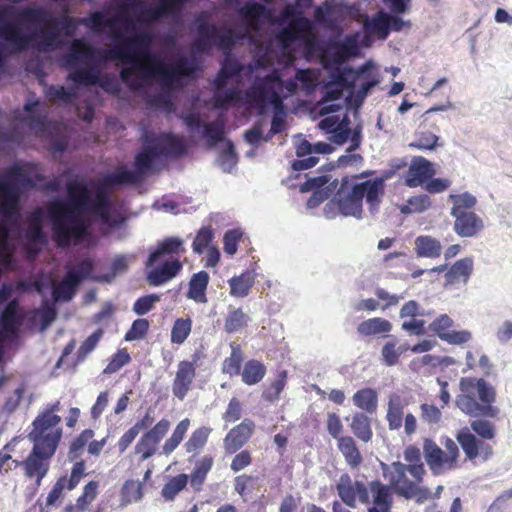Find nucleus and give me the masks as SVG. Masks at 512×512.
Instances as JSON below:
<instances>
[{
  "label": "nucleus",
  "instance_id": "obj_3",
  "mask_svg": "<svg viewBox=\"0 0 512 512\" xmlns=\"http://www.w3.org/2000/svg\"><path fill=\"white\" fill-rule=\"evenodd\" d=\"M66 191L65 200H55L47 205L52 239L59 248L80 244L91 237L89 223L83 218L91 203L88 186L75 179L66 184Z\"/></svg>",
  "mask_w": 512,
  "mask_h": 512
},
{
  "label": "nucleus",
  "instance_id": "obj_32",
  "mask_svg": "<svg viewBox=\"0 0 512 512\" xmlns=\"http://www.w3.org/2000/svg\"><path fill=\"white\" fill-rule=\"evenodd\" d=\"M337 447L351 469H357L361 466L363 457L353 437L342 436L338 438Z\"/></svg>",
  "mask_w": 512,
  "mask_h": 512
},
{
  "label": "nucleus",
  "instance_id": "obj_47",
  "mask_svg": "<svg viewBox=\"0 0 512 512\" xmlns=\"http://www.w3.org/2000/svg\"><path fill=\"white\" fill-rule=\"evenodd\" d=\"M392 329L391 323L381 317H374L362 321L358 327L357 332L363 336L376 335L381 333H388Z\"/></svg>",
  "mask_w": 512,
  "mask_h": 512
},
{
  "label": "nucleus",
  "instance_id": "obj_1",
  "mask_svg": "<svg viewBox=\"0 0 512 512\" xmlns=\"http://www.w3.org/2000/svg\"><path fill=\"white\" fill-rule=\"evenodd\" d=\"M80 22L94 33H101L105 28L110 29L109 36L118 43L111 49L104 50L105 60L134 64L133 67H125L120 71L121 80L131 91H140L144 82L151 77H157L164 87L171 88L177 79L195 72V67L185 57H180L173 65H168L152 53L153 36L149 32L124 37L118 24L122 22L127 26L130 23L128 17H106L104 12L94 11L87 17L80 18Z\"/></svg>",
  "mask_w": 512,
  "mask_h": 512
},
{
  "label": "nucleus",
  "instance_id": "obj_57",
  "mask_svg": "<svg viewBox=\"0 0 512 512\" xmlns=\"http://www.w3.org/2000/svg\"><path fill=\"white\" fill-rule=\"evenodd\" d=\"M449 199L453 203L451 215L471 212L470 209L477 203L476 197L467 192L462 194H451Z\"/></svg>",
  "mask_w": 512,
  "mask_h": 512
},
{
  "label": "nucleus",
  "instance_id": "obj_5",
  "mask_svg": "<svg viewBox=\"0 0 512 512\" xmlns=\"http://www.w3.org/2000/svg\"><path fill=\"white\" fill-rule=\"evenodd\" d=\"M186 252L179 237H166L150 252L146 262V280L151 286H161L175 278L182 270L181 256Z\"/></svg>",
  "mask_w": 512,
  "mask_h": 512
},
{
  "label": "nucleus",
  "instance_id": "obj_18",
  "mask_svg": "<svg viewBox=\"0 0 512 512\" xmlns=\"http://www.w3.org/2000/svg\"><path fill=\"white\" fill-rule=\"evenodd\" d=\"M54 452H47V450L32 448L28 457L21 462V466L25 471L28 478H35L37 487L41 485L43 478L47 475L50 468V459L53 457Z\"/></svg>",
  "mask_w": 512,
  "mask_h": 512
},
{
  "label": "nucleus",
  "instance_id": "obj_8",
  "mask_svg": "<svg viewBox=\"0 0 512 512\" xmlns=\"http://www.w3.org/2000/svg\"><path fill=\"white\" fill-rule=\"evenodd\" d=\"M45 176L41 172L34 174V178L28 176L23 168L14 164L7 169L0 179V214L4 217H12L19 212L20 189L16 182L23 187L34 188L36 182H43Z\"/></svg>",
  "mask_w": 512,
  "mask_h": 512
},
{
  "label": "nucleus",
  "instance_id": "obj_50",
  "mask_svg": "<svg viewBox=\"0 0 512 512\" xmlns=\"http://www.w3.org/2000/svg\"><path fill=\"white\" fill-rule=\"evenodd\" d=\"M230 287V295L236 298L246 297L253 284L254 279L249 273H242L240 276H234L228 281Z\"/></svg>",
  "mask_w": 512,
  "mask_h": 512
},
{
  "label": "nucleus",
  "instance_id": "obj_11",
  "mask_svg": "<svg viewBox=\"0 0 512 512\" xmlns=\"http://www.w3.org/2000/svg\"><path fill=\"white\" fill-rule=\"evenodd\" d=\"M442 449L434 440H423L424 459L433 475H441L459 467L460 451L457 443L449 437L442 440Z\"/></svg>",
  "mask_w": 512,
  "mask_h": 512
},
{
  "label": "nucleus",
  "instance_id": "obj_33",
  "mask_svg": "<svg viewBox=\"0 0 512 512\" xmlns=\"http://www.w3.org/2000/svg\"><path fill=\"white\" fill-rule=\"evenodd\" d=\"M209 279V274L206 271H199L193 274L189 281L187 297L197 303H206V290Z\"/></svg>",
  "mask_w": 512,
  "mask_h": 512
},
{
  "label": "nucleus",
  "instance_id": "obj_24",
  "mask_svg": "<svg viewBox=\"0 0 512 512\" xmlns=\"http://www.w3.org/2000/svg\"><path fill=\"white\" fill-rule=\"evenodd\" d=\"M357 53V39L353 36H347L343 42H333L330 44L329 51L323 56V61L342 64L348 58L357 55Z\"/></svg>",
  "mask_w": 512,
  "mask_h": 512
},
{
  "label": "nucleus",
  "instance_id": "obj_45",
  "mask_svg": "<svg viewBox=\"0 0 512 512\" xmlns=\"http://www.w3.org/2000/svg\"><path fill=\"white\" fill-rule=\"evenodd\" d=\"M367 65H363L357 70H354L351 67H345L343 70H337L332 73L333 81L345 88H354L355 82L360 80V78L366 73Z\"/></svg>",
  "mask_w": 512,
  "mask_h": 512
},
{
  "label": "nucleus",
  "instance_id": "obj_20",
  "mask_svg": "<svg viewBox=\"0 0 512 512\" xmlns=\"http://www.w3.org/2000/svg\"><path fill=\"white\" fill-rule=\"evenodd\" d=\"M456 440L463 449L465 456L469 460H475L478 456L488 459L493 454L492 447L478 440L467 428L460 430L456 435Z\"/></svg>",
  "mask_w": 512,
  "mask_h": 512
},
{
  "label": "nucleus",
  "instance_id": "obj_56",
  "mask_svg": "<svg viewBox=\"0 0 512 512\" xmlns=\"http://www.w3.org/2000/svg\"><path fill=\"white\" fill-rule=\"evenodd\" d=\"M288 373L286 370H282L277 374L276 379L263 390L262 398L270 403L277 401L280 398V394L284 390L287 383Z\"/></svg>",
  "mask_w": 512,
  "mask_h": 512
},
{
  "label": "nucleus",
  "instance_id": "obj_38",
  "mask_svg": "<svg viewBox=\"0 0 512 512\" xmlns=\"http://www.w3.org/2000/svg\"><path fill=\"white\" fill-rule=\"evenodd\" d=\"M239 15L253 29H258V21L268 16L266 7L258 2L250 1L239 9Z\"/></svg>",
  "mask_w": 512,
  "mask_h": 512
},
{
  "label": "nucleus",
  "instance_id": "obj_42",
  "mask_svg": "<svg viewBox=\"0 0 512 512\" xmlns=\"http://www.w3.org/2000/svg\"><path fill=\"white\" fill-rule=\"evenodd\" d=\"M403 456L407 462L406 466L410 468V476L424 479L426 470L422 462L420 449L415 445H409L404 449Z\"/></svg>",
  "mask_w": 512,
  "mask_h": 512
},
{
  "label": "nucleus",
  "instance_id": "obj_49",
  "mask_svg": "<svg viewBox=\"0 0 512 512\" xmlns=\"http://www.w3.org/2000/svg\"><path fill=\"white\" fill-rule=\"evenodd\" d=\"M143 497V484L139 481L126 480L120 491V505L125 507Z\"/></svg>",
  "mask_w": 512,
  "mask_h": 512
},
{
  "label": "nucleus",
  "instance_id": "obj_62",
  "mask_svg": "<svg viewBox=\"0 0 512 512\" xmlns=\"http://www.w3.org/2000/svg\"><path fill=\"white\" fill-rule=\"evenodd\" d=\"M99 483L97 481H89L83 488L82 494L76 501V508L80 512H85L89 505L96 499L98 495Z\"/></svg>",
  "mask_w": 512,
  "mask_h": 512
},
{
  "label": "nucleus",
  "instance_id": "obj_9",
  "mask_svg": "<svg viewBox=\"0 0 512 512\" xmlns=\"http://www.w3.org/2000/svg\"><path fill=\"white\" fill-rule=\"evenodd\" d=\"M382 475L392 488L393 492L407 500L413 499L417 503H424L432 497L431 491L421 486L423 479L408 477L410 468L406 464L395 461L390 464L381 462Z\"/></svg>",
  "mask_w": 512,
  "mask_h": 512
},
{
  "label": "nucleus",
  "instance_id": "obj_17",
  "mask_svg": "<svg viewBox=\"0 0 512 512\" xmlns=\"http://www.w3.org/2000/svg\"><path fill=\"white\" fill-rule=\"evenodd\" d=\"M453 326V319L447 314H441L429 324L428 330L442 341L452 345H461L471 340L472 335L469 331H456L452 329Z\"/></svg>",
  "mask_w": 512,
  "mask_h": 512
},
{
  "label": "nucleus",
  "instance_id": "obj_27",
  "mask_svg": "<svg viewBox=\"0 0 512 512\" xmlns=\"http://www.w3.org/2000/svg\"><path fill=\"white\" fill-rule=\"evenodd\" d=\"M452 216L455 218L453 229L460 237H473L484 227L482 219L474 212Z\"/></svg>",
  "mask_w": 512,
  "mask_h": 512
},
{
  "label": "nucleus",
  "instance_id": "obj_53",
  "mask_svg": "<svg viewBox=\"0 0 512 512\" xmlns=\"http://www.w3.org/2000/svg\"><path fill=\"white\" fill-rule=\"evenodd\" d=\"M203 136L209 145H216L224 140L225 137V120L217 118L214 121L203 125Z\"/></svg>",
  "mask_w": 512,
  "mask_h": 512
},
{
  "label": "nucleus",
  "instance_id": "obj_41",
  "mask_svg": "<svg viewBox=\"0 0 512 512\" xmlns=\"http://www.w3.org/2000/svg\"><path fill=\"white\" fill-rule=\"evenodd\" d=\"M404 416V404L398 394L389 397L386 420L390 430H399L402 427Z\"/></svg>",
  "mask_w": 512,
  "mask_h": 512
},
{
  "label": "nucleus",
  "instance_id": "obj_52",
  "mask_svg": "<svg viewBox=\"0 0 512 512\" xmlns=\"http://www.w3.org/2000/svg\"><path fill=\"white\" fill-rule=\"evenodd\" d=\"M38 106V100L26 102L24 105V111L27 115L24 117L23 121L31 128L42 130L45 126L47 116L45 113L37 110Z\"/></svg>",
  "mask_w": 512,
  "mask_h": 512
},
{
  "label": "nucleus",
  "instance_id": "obj_46",
  "mask_svg": "<svg viewBox=\"0 0 512 512\" xmlns=\"http://www.w3.org/2000/svg\"><path fill=\"white\" fill-rule=\"evenodd\" d=\"M366 33L376 35L379 39H386L389 35L387 13L379 11L372 19L366 18L363 23Z\"/></svg>",
  "mask_w": 512,
  "mask_h": 512
},
{
  "label": "nucleus",
  "instance_id": "obj_31",
  "mask_svg": "<svg viewBox=\"0 0 512 512\" xmlns=\"http://www.w3.org/2000/svg\"><path fill=\"white\" fill-rule=\"evenodd\" d=\"M474 270L472 257L457 260L445 273V280L449 284H467Z\"/></svg>",
  "mask_w": 512,
  "mask_h": 512
},
{
  "label": "nucleus",
  "instance_id": "obj_22",
  "mask_svg": "<svg viewBox=\"0 0 512 512\" xmlns=\"http://www.w3.org/2000/svg\"><path fill=\"white\" fill-rule=\"evenodd\" d=\"M370 503L369 512H390L392 507V488L389 484H383L379 480L371 481L368 484Z\"/></svg>",
  "mask_w": 512,
  "mask_h": 512
},
{
  "label": "nucleus",
  "instance_id": "obj_12",
  "mask_svg": "<svg viewBox=\"0 0 512 512\" xmlns=\"http://www.w3.org/2000/svg\"><path fill=\"white\" fill-rule=\"evenodd\" d=\"M60 423L59 415L40 413L32 422L33 428L28 435L33 446L55 453L62 437Z\"/></svg>",
  "mask_w": 512,
  "mask_h": 512
},
{
  "label": "nucleus",
  "instance_id": "obj_16",
  "mask_svg": "<svg viewBox=\"0 0 512 512\" xmlns=\"http://www.w3.org/2000/svg\"><path fill=\"white\" fill-rule=\"evenodd\" d=\"M204 357V353L196 350L191 360H182L178 363L175 378L172 383L173 395L179 400H183L191 390L196 378V367L198 362Z\"/></svg>",
  "mask_w": 512,
  "mask_h": 512
},
{
  "label": "nucleus",
  "instance_id": "obj_2",
  "mask_svg": "<svg viewBox=\"0 0 512 512\" xmlns=\"http://www.w3.org/2000/svg\"><path fill=\"white\" fill-rule=\"evenodd\" d=\"M7 16H17L19 20L31 25H44V29L31 34H23L14 23L0 25V38L10 43L17 51L25 50L33 44L39 51L54 50L61 44V33L66 36L75 34L77 27L82 25L80 18H75L67 13L55 17L43 7L26 6L16 9L12 6L0 9V21ZM5 59L4 45L0 43V66Z\"/></svg>",
  "mask_w": 512,
  "mask_h": 512
},
{
  "label": "nucleus",
  "instance_id": "obj_48",
  "mask_svg": "<svg viewBox=\"0 0 512 512\" xmlns=\"http://www.w3.org/2000/svg\"><path fill=\"white\" fill-rule=\"evenodd\" d=\"M350 428L353 434L363 442H369L372 439L373 432L368 416L363 413H356L352 417Z\"/></svg>",
  "mask_w": 512,
  "mask_h": 512
},
{
  "label": "nucleus",
  "instance_id": "obj_43",
  "mask_svg": "<svg viewBox=\"0 0 512 512\" xmlns=\"http://www.w3.org/2000/svg\"><path fill=\"white\" fill-rule=\"evenodd\" d=\"M211 433L212 428L209 426H201L195 429L184 444L186 453L193 455L200 453L206 446Z\"/></svg>",
  "mask_w": 512,
  "mask_h": 512
},
{
  "label": "nucleus",
  "instance_id": "obj_58",
  "mask_svg": "<svg viewBox=\"0 0 512 512\" xmlns=\"http://www.w3.org/2000/svg\"><path fill=\"white\" fill-rule=\"evenodd\" d=\"M191 330L192 320L189 317L176 319L171 329V342L178 345L183 344Z\"/></svg>",
  "mask_w": 512,
  "mask_h": 512
},
{
  "label": "nucleus",
  "instance_id": "obj_4",
  "mask_svg": "<svg viewBox=\"0 0 512 512\" xmlns=\"http://www.w3.org/2000/svg\"><path fill=\"white\" fill-rule=\"evenodd\" d=\"M359 177L358 175L343 177L334 195V200L340 213L344 216H353L358 219L362 217L363 199H366L370 209H377L385 187L382 177L360 183L355 182V179Z\"/></svg>",
  "mask_w": 512,
  "mask_h": 512
},
{
  "label": "nucleus",
  "instance_id": "obj_60",
  "mask_svg": "<svg viewBox=\"0 0 512 512\" xmlns=\"http://www.w3.org/2000/svg\"><path fill=\"white\" fill-rule=\"evenodd\" d=\"M94 431L92 429L83 430L71 443L68 458L75 461L83 454L85 446L93 438Z\"/></svg>",
  "mask_w": 512,
  "mask_h": 512
},
{
  "label": "nucleus",
  "instance_id": "obj_63",
  "mask_svg": "<svg viewBox=\"0 0 512 512\" xmlns=\"http://www.w3.org/2000/svg\"><path fill=\"white\" fill-rule=\"evenodd\" d=\"M214 238V232L211 226H203L197 232L192 243L193 252L202 254L210 245Z\"/></svg>",
  "mask_w": 512,
  "mask_h": 512
},
{
  "label": "nucleus",
  "instance_id": "obj_19",
  "mask_svg": "<svg viewBox=\"0 0 512 512\" xmlns=\"http://www.w3.org/2000/svg\"><path fill=\"white\" fill-rule=\"evenodd\" d=\"M337 492L341 500L349 507L354 508L357 500L363 504H370L367 485L360 481H352L348 474L340 477Z\"/></svg>",
  "mask_w": 512,
  "mask_h": 512
},
{
  "label": "nucleus",
  "instance_id": "obj_23",
  "mask_svg": "<svg viewBox=\"0 0 512 512\" xmlns=\"http://www.w3.org/2000/svg\"><path fill=\"white\" fill-rule=\"evenodd\" d=\"M197 37L217 40V47L221 50L231 49L236 42L234 33L231 29L223 28L219 31L215 24L207 21L198 23Z\"/></svg>",
  "mask_w": 512,
  "mask_h": 512
},
{
  "label": "nucleus",
  "instance_id": "obj_54",
  "mask_svg": "<svg viewBox=\"0 0 512 512\" xmlns=\"http://www.w3.org/2000/svg\"><path fill=\"white\" fill-rule=\"evenodd\" d=\"M248 320V315L241 308L230 309L225 318L224 330L229 334L238 332L247 326Z\"/></svg>",
  "mask_w": 512,
  "mask_h": 512
},
{
  "label": "nucleus",
  "instance_id": "obj_37",
  "mask_svg": "<svg viewBox=\"0 0 512 512\" xmlns=\"http://www.w3.org/2000/svg\"><path fill=\"white\" fill-rule=\"evenodd\" d=\"M415 252L418 257L438 258L442 252V245L430 235H420L415 239Z\"/></svg>",
  "mask_w": 512,
  "mask_h": 512
},
{
  "label": "nucleus",
  "instance_id": "obj_7",
  "mask_svg": "<svg viewBox=\"0 0 512 512\" xmlns=\"http://www.w3.org/2000/svg\"><path fill=\"white\" fill-rule=\"evenodd\" d=\"M297 80L289 79L284 81L278 70L274 69L271 73L261 79H257L245 92L246 102L257 108L259 113H263L268 104L272 105L278 111L283 110V98L280 92L285 88L290 94L297 90Z\"/></svg>",
  "mask_w": 512,
  "mask_h": 512
},
{
  "label": "nucleus",
  "instance_id": "obj_29",
  "mask_svg": "<svg viewBox=\"0 0 512 512\" xmlns=\"http://www.w3.org/2000/svg\"><path fill=\"white\" fill-rule=\"evenodd\" d=\"M311 29V22L304 16L294 18L287 27L283 28L276 36L278 42L284 47H289L302 33Z\"/></svg>",
  "mask_w": 512,
  "mask_h": 512
},
{
  "label": "nucleus",
  "instance_id": "obj_55",
  "mask_svg": "<svg viewBox=\"0 0 512 512\" xmlns=\"http://www.w3.org/2000/svg\"><path fill=\"white\" fill-rule=\"evenodd\" d=\"M188 483V475L181 473L172 477L162 488L161 495L166 501H172L184 490Z\"/></svg>",
  "mask_w": 512,
  "mask_h": 512
},
{
  "label": "nucleus",
  "instance_id": "obj_25",
  "mask_svg": "<svg viewBox=\"0 0 512 512\" xmlns=\"http://www.w3.org/2000/svg\"><path fill=\"white\" fill-rule=\"evenodd\" d=\"M434 175L432 164L422 156L414 157L407 171L405 184L414 188L422 185Z\"/></svg>",
  "mask_w": 512,
  "mask_h": 512
},
{
  "label": "nucleus",
  "instance_id": "obj_51",
  "mask_svg": "<svg viewBox=\"0 0 512 512\" xmlns=\"http://www.w3.org/2000/svg\"><path fill=\"white\" fill-rule=\"evenodd\" d=\"M190 426V420L185 418L181 420L175 427L172 435L165 441L162 446V453L170 455L183 441Z\"/></svg>",
  "mask_w": 512,
  "mask_h": 512
},
{
  "label": "nucleus",
  "instance_id": "obj_64",
  "mask_svg": "<svg viewBox=\"0 0 512 512\" xmlns=\"http://www.w3.org/2000/svg\"><path fill=\"white\" fill-rule=\"evenodd\" d=\"M431 206L430 198L427 195H418L410 197L407 203L402 206L401 212L404 214L421 213Z\"/></svg>",
  "mask_w": 512,
  "mask_h": 512
},
{
  "label": "nucleus",
  "instance_id": "obj_26",
  "mask_svg": "<svg viewBox=\"0 0 512 512\" xmlns=\"http://www.w3.org/2000/svg\"><path fill=\"white\" fill-rule=\"evenodd\" d=\"M95 55H102L105 59L104 51L93 48L83 39H74L70 45L69 53L66 56V67L72 69L78 62L92 61Z\"/></svg>",
  "mask_w": 512,
  "mask_h": 512
},
{
  "label": "nucleus",
  "instance_id": "obj_28",
  "mask_svg": "<svg viewBox=\"0 0 512 512\" xmlns=\"http://www.w3.org/2000/svg\"><path fill=\"white\" fill-rule=\"evenodd\" d=\"M160 156L179 157L187 152L186 144L182 137L168 133L162 134L153 140Z\"/></svg>",
  "mask_w": 512,
  "mask_h": 512
},
{
  "label": "nucleus",
  "instance_id": "obj_10",
  "mask_svg": "<svg viewBox=\"0 0 512 512\" xmlns=\"http://www.w3.org/2000/svg\"><path fill=\"white\" fill-rule=\"evenodd\" d=\"M160 157L157 147L153 141L145 145L135 156V171L126 169L124 166L117 167L112 173L104 176L103 183L107 187H115L126 184H138L143 180L154 161Z\"/></svg>",
  "mask_w": 512,
  "mask_h": 512
},
{
  "label": "nucleus",
  "instance_id": "obj_36",
  "mask_svg": "<svg viewBox=\"0 0 512 512\" xmlns=\"http://www.w3.org/2000/svg\"><path fill=\"white\" fill-rule=\"evenodd\" d=\"M267 373V368L263 362L250 359L245 362L240 373L242 382L248 386L260 383Z\"/></svg>",
  "mask_w": 512,
  "mask_h": 512
},
{
  "label": "nucleus",
  "instance_id": "obj_21",
  "mask_svg": "<svg viewBox=\"0 0 512 512\" xmlns=\"http://www.w3.org/2000/svg\"><path fill=\"white\" fill-rule=\"evenodd\" d=\"M255 423L251 419H244L233 427L225 436L223 444L227 454H234L241 449L251 438Z\"/></svg>",
  "mask_w": 512,
  "mask_h": 512
},
{
  "label": "nucleus",
  "instance_id": "obj_59",
  "mask_svg": "<svg viewBox=\"0 0 512 512\" xmlns=\"http://www.w3.org/2000/svg\"><path fill=\"white\" fill-rule=\"evenodd\" d=\"M439 137L431 131H417L409 147L418 150H434L438 146Z\"/></svg>",
  "mask_w": 512,
  "mask_h": 512
},
{
  "label": "nucleus",
  "instance_id": "obj_39",
  "mask_svg": "<svg viewBox=\"0 0 512 512\" xmlns=\"http://www.w3.org/2000/svg\"><path fill=\"white\" fill-rule=\"evenodd\" d=\"M213 463L214 459L211 455H204L196 462L190 477L188 476L190 484L195 491H200L202 489L207 474L213 467Z\"/></svg>",
  "mask_w": 512,
  "mask_h": 512
},
{
  "label": "nucleus",
  "instance_id": "obj_15",
  "mask_svg": "<svg viewBox=\"0 0 512 512\" xmlns=\"http://www.w3.org/2000/svg\"><path fill=\"white\" fill-rule=\"evenodd\" d=\"M126 6L139 10L137 19L139 21H156L164 16L179 15L185 3L190 0H158L155 6H146L141 0H125Z\"/></svg>",
  "mask_w": 512,
  "mask_h": 512
},
{
  "label": "nucleus",
  "instance_id": "obj_30",
  "mask_svg": "<svg viewBox=\"0 0 512 512\" xmlns=\"http://www.w3.org/2000/svg\"><path fill=\"white\" fill-rule=\"evenodd\" d=\"M22 320L18 301L11 300L0 315V335L14 334Z\"/></svg>",
  "mask_w": 512,
  "mask_h": 512
},
{
  "label": "nucleus",
  "instance_id": "obj_34",
  "mask_svg": "<svg viewBox=\"0 0 512 512\" xmlns=\"http://www.w3.org/2000/svg\"><path fill=\"white\" fill-rule=\"evenodd\" d=\"M26 237L29 241L39 244L47 243V236L43 231V210L36 208L28 218Z\"/></svg>",
  "mask_w": 512,
  "mask_h": 512
},
{
  "label": "nucleus",
  "instance_id": "obj_6",
  "mask_svg": "<svg viewBox=\"0 0 512 512\" xmlns=\"http://www.w3.org/2000/svg\"><path fill=\"white\" fill-rule=\"evenodd\" d=\"M460 394L456 406L471 417H498L500 410L494 406L495 388L483 378L462 377L459 381Z\"/></svg>",
  "mask_w": 512,
  "mask_h": 512
},
{
  "label": "nucleus",
  "instance_id": "obj_14",
  "mask_svg": "<svg viewBox=\"0 0 512 512\" xmlns=\"http://www.w3.org/2000/svg\"><path fill=\"white\" fill-rule=\"evenodd\" d=\"M67 79L83 86L99 85L106 93L118 96L121 88L114 75H101L100 68L96 65H90L80 69H74L69 72Z\"/></svg>",
  "mask_w": 512,
  "mask_h": 512
},
{
  "label": "nucleus",
  "instance_id": "obj_13",
  "mask_svg": "<svg viewBox=\"0 0 512 512\" xmlns=\"http://www.w3.org/2000/svg\"><path fill=\"white\" fill-rule=\"evenodd\" d=\"M93 269L94 264L90 258L79 261L73 268L69 269L60 282L53 284L52 297L54 301H70L74 297L79 284L90 277Z\"/></svg>",
  "mask_w": 512,
  "mask_h": 512
},
{
  "label": "nucleus",
  "instance_id": "obj_35",
  "mask_svg": "<svg viewBox=\"0 0 512 512\" xmlns=\"http://www.w3.org/2000/svg\"><path fill=\"white\" fill-rule=\"evenodd\" d=\"M108 188L102 182L96 190L95 200L91 201L88 207V210L98 215L104 223H108L110 220L111 203L106 191Z\"/></svg>",
  "mask_w": 512,
  "mask_h": 512
},
{
  "label": "nucleus",
  "instance_id": "obj_40",
  "mask_svg": "<svg viewBox=\"0 0 512 512\" xmlns=\"http://www.w3.org/2000/svg\"><path fill=\"white\" fill-rule=\"evenodd\" d=\"M230 348V356L224 359L221 371L223 374L233 377L240 375L242 371L241 367L244 361V352L241 348V345L236 342H232L230 344Z\"/></svg>",
  "mask_w": 512,
  "mask_h": 512
},
{
  "label": "nucleus",
  "instance_id": "obj_44",
  "mask_svg": "<svg viewBox=\"0 0 512 512\" xmlns=\"http://www.w3.org/2000/svg\"><path fill=\"white\" fill-rule=\"evenodd\" d=\"M353 403L359 409L373 414L377 410L378 395L372 388H362L353 395Z\"/></svg>",
  "mask_w": 512,
  "mask_h": 512
},
{
  "label": "nucleus",
  "instance_id": "obj_61",
  "mask_svg": "<svg viewBox=\"0 0 512 512\" xmlns=\"http://www.w3.org/2000/svg\"><path fill=\"white\" fill-rule=\"evenodd\" d=\"M241 99V91L237 88H230L224 92L216 90L213 97V106L216 109H225L230 104L241 101Z\"/></svg>",
  "mask_w": 512,
  "mask_h": 512
}]
</instances>
